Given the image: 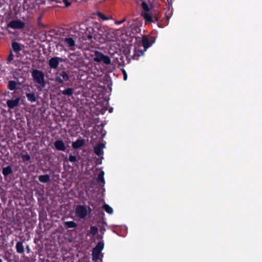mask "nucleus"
<instances>
[{
	"label": "nucleus",
	"instance_id": "f257e3e1",
	"mask_svg": "<svg viewBox=\"0 0 262 262\" xmlns=\"http://www.w3.org/2000/svg\"><path fill=\"white\" fill-rule=\"evenodd\" d=\"M104 75H99V114L103 115L108 110L110 113L113 111V108L109 106V96L112 91V82L110 76L104 71Z\"/></svg>",
	"mask_w": 262,
	"mask_h": 262
},
{
	"label": "nucleus",
	"instance_id": "f03ea898",
	"mask_svg": "<svg viewBox=\"0 0 262 262\" xmlns=\"http://www.w3.org/2000/svg\"><path fill=\"white\" fill-rule=\"evenodd\" d=\"M116 38V33L113 29L99 24V43L114 41Z\"/></svg>",
	"mask_w": 262,
	"mask_h": 262
},
{
	"label": "nucleus",
	"instance_id": "7ed1b4c3",
	"mask_svg": "<svg viewBox=\"0 0 262 262\" xmlns=\"http://www.w3.org/2000/svg\"><path fill=\"white\" fill-rule=\"evenodd\" d=\"M32 77L33 81L39 84L37 88L39 90H42L46 86L45 75L42 71L37 69L33 70Z\"/></svg>",
	"mask_w": 262,
	"mask_h": 262
},
{
	"label": "nucleus",
	"instance_id": "20e7f679",
	"mask_svg": "<svg viewBox=\"0 0 262 262\" xmlns=\"http://www.w3.org/2000/svg\"><path fill=\"white\" fill-rule=\"evenodd\" d=\"M99 62H103V63L106 65L105 67L103 65H102L104 69H103L102 67L99 66V70L101 71H104L106 73H110L112 72V69L111 68L112 64L110 58L108 56L105 55L102 53L100 52Z\"/></svg>",
	"mask_w": 262,
	"mask_h": 262
},
{
	"label": "nucleus",
	"instance_id": "39448f33",
	"mask_svg": "<svg viewBox=\"0 0 262 262\" xmlns=\"http://www.w3.org/2000/svg\"><path fill=\"white\" fill-rule=\"evenodd\" d=\"M91 211L90 207L86 205H77L75 209V215L79 219H85Z\"/></svg>",
	"mask_w": 262,
	"mask_h": 262
},
{
	"label": "nucleus",
	"instance_id": "423d86ee",
	"mask_svg": "<svg viewBox=\"0 0 262 262\" xmlns=\"http://www.w3.org/2000/svg\"><path fill=\"white\" fill-rule=\"evenodd\" d=\"M104 172L99 168V194L102 193V196H99V204L100 203H104V199L103 196L104 192H105V188L104 185L105 184V181L104 178Z\"/></svg>",
	"mask_w": 262,
	"mask_h": 262
},
{
	"label": "nucleus",
	"instance_id": "0eeeda50",
	"mask_svg": "<svg viewBox=\"0 0 262 262\" xmlns=\"http://www.w3.org/2000/svg\"><path fill=\"white\" fill-rule=\"evenodd\" d=\"M67 61V58H63L59 57H53L51 58L49 60L48 64L51 69H56L58 67L60 62H66Z\"/></svg>",
	"mask_w": 262,
	"mask_h": 262
},
{
	"label": "nucleus",
	"instance_id": "6e6552de",
	"mask_svg": "<svg viewBox=\"0 0 262 262\" xmlns=\"http://www.w3.org/2000/svg\"><path fill=\"white\" fill-rule=\"evenodd\" d=\"M7 26L14 29H23L25 27V23L20 20H13L9 22Z\"/></svg>",
	"mask_w": 262,
	"mask_h": 262
},
{
	"label": "nucleus",
	"instance_id": "1a4fd4ad",
	"mask_svg": "<svg viewBox=\"0 0 262 262\" xmlns=\"http://www.w3.org/2000/svg\"><path fill=\"white\" fill-rule=\"evenodd\" d=\"M85 143V140L79 137L76 141L73 142L72 147L74 149L80 148L83 146Z\"/></svg>",
	"mask_w": 262,
	"mask_h": 262
},
{
	"label": "nucleus",
	"instance_id": "9d476101",
	"mask_svg": "<svg viewBox=\"0 0 262 262\" xmlns=\"http://www.w3.org/2000/svg\"><path fill=\"white\" fill-rule=\"evenodd\" d=\"M63 41L67 47H70L71 50H74L76 46V41L72 37H66Z\"/></svg>",
	"mask_w": 262,
	"mask_h": 262
},
{
	"label": "nucleus",
	"instance_id": "9b49d317",
	"mask_svg": "<svg viewBox=\"0 0 262 262\" xmlns=\"http://www.w3.org/2000/svg\"><path fill=\"white\" fill-rule=\"evenodd\" d=\"M54 146L59 151H65L66 150V145L62 140H57L54 143Z\"/></svg>",
	"mask_w": 262,
	"mask_h": 262
},
{
	"label": "nucleus",
	"instance_id": "f8f14e48",
	"mask_svg": "<svg viewBox=\"0 0 262 262\" xmlns=\"http://www.w3.org/2000/svg\"><path fill=\"white\" fill-rule=\"evenodd\" d=\"M19 101V98H16L14 100L9 99L7 101V105L10 109H13L18 105Z\"/></svg>",
	"mask_w": 262,
	"mask_h": 262
},
{
	"label": "nucleus",
	"instance_id": "ddd939ff",
	"mask_svg": "<svg viewBox=\"0 0 262 262\" xmlns=\"http://www.w3.org/2000/svg\"><path fill=\"white\" fill-rule=\"evenodd\" d=\"M105 143L102 139L101 140L99 138V165L102 164L101 159H103L102 156L104 153L103 149L105 147Z\"/></svg>",
	"mask_w": 262,
	"mask_h": 262
},
{
	"label": "nucleus",
	"instance_id": "4468645a",
	"mask_svg": "<svg viewBox=\"0 0 262 262\" xmlns=\"http://www.w3.org/2000/svg\"><path fill=\"white\" fill-rule=\"evenodd\" d=\"M102 236L99 235V262L102 261V258L103 256V254L102 253V250L104 248V244L102 240Z\"/></svg>",
	"mask_w": 262,
	"mask_h": 262
},
{
	"label": "nucleus",
	"instance_id": "2eb2a0df",
	"mask_svg": "<svg viewBox=\"0 0 262 262\" xmlns=\"http://www.w3.org/2000/svg\"><path fill=\"white\" fill-rule=\"evenodd\" d=\"M19 82L18 81H16L14 80H10L8 81V83L7 85V88L10 91H14L16 89V86L17 84H19Z\"/></svg>",
	"mask_w": 262,
	"mask_h": 262
},
{
	"label": "nucleus",
	"instance_id": "dca6fc26",
	"mask_svg": "<svg viewBox=\"0 0 262 262\" xmlns=\"http://www.w3.org/2000/svg\"><path fill=\"white\" fill-rule=\"evenodd\" d=\"M16 252L19 254H23L25 252V249L23 243L21 241L17 242L16 245Z\"/></svg>",
	"mask_w": 262,
	"mask_h": 262
},
{
	"label": "nucleus",
	"instance_id": "f3484780",
	"mask_svg": "<svg viewBox=\"0 0 262 262\" xmlns=\"http://www.w3.org/2000/svg\"><path fill=\"white\" fill-rule=\"evenodd\" d=\"M145 24L154 23V17L148 12H145L143 14Z\"/></svg>",
	"mask_w": 262,
	"mask_h": 262
},
{
	"label": "nucleus",
	"instance_id": "a211bd4d",
	"mask_svg": "<svg viewBox=\"0 0 262 262\" xmlns=\"http://www.w3.org/2000/svg\"><path fill=\"white\" fill-rule=\"evenodd\" d=\"M38 180L41 183H47L50 181V176L49 174L40 175Z\"/></svg>",
	"mask_w": 262,
	"mask_h": 262
},
{
	"label": "nucleus",
	"instance_id": "6ab92c4d",
	"mask_svg": "<svg viewBox=\"0 0 262 262\" xmlns=\"http://www.w3.org/2000/svg\"><path fill=\"white\" fill-rule=\"evenodd\" d=\"M104 215V213H100L99 212V218L101 217V216H103ZM99 231H100L101 234H103L104 233V231H105V226H106V224L105 223H103L101 222L100 219H99Z\"/></svg>",
	"mask_w": 262,
	"mask_h": 262
},
{
	"label": "nucleus",
	"instance_id": "aec40b11",
	"mask_svg": "<svg viewBox=\"0 0 262 262\" xmlns=\"http://www.w3.org/2000/svg\"><path fill=\"white\" fill-rule=\"evenodd\" d=\"M98 243L95 246L93 249L92 252L93 259L96 262L98 260Z\"/></svg>",
	"mask_w": 262,
	"mask_h": 262
},
{
	"label": "nucleus",
	"instance_id": "412c9836",
	"mask_svg": "<svg viewBox=\"0 0 262 262\" xmlns=\"http://www.w3.org/2000/svg\"><path fill=\"white\" fill-rule=\"evenodd\" d=\"M13 172V170L11 166H8L3 168V174L4 177H7Z\"/></svg>",
	"mask_w": 262,
	"mask_h": 262
},
{
	"label": "nucleus",
	"instance_id": "4be33fe9",
	"mask_svg": "<svg viewBox=\"0 0 262 262\" xmlns=\"http://www.w3.org/2000/svg\"><path fill=\"white\" fill-rule=\"evenodd\" d=\"M26 97L29 101L31 102H35L37 100V96L34 93H26Z\"/></svg>",
	"mask_w": 262,
	"mask_h": 262
},
{
	"label": "nucleus",
	"instance_id": "5701e85b",
	"mask_svg": "<svg viewBox=\"0 0 262 262\" xmlns=\"http://www.w3.org/2000/svg\"><path fill=\"white\" fill-rule=\"evenodd\" d=\"M142 41L143 46L145 49H147L151 46V43H149V41L148 40V37L147 36H143Z\"/></svg>",
	"mask_w": 262,
	"mask_h": 262
},
{
	"label": "nucleus",
	"instance_id": "b1692460",
	"mask_svg": "<svg viewBox=\"0 0 262 262\" xmlns=\"http://www.w3.org/2000/svg\"><path fill=\"white\" fill-rule=\"evenodd\" d=\"M12 48L16 53H19L21 50L20 45L16 41H14L12 43Z\"/></svg>",
	"mask_w": 262,
	"mask_h": 262
},
{
	"label": "nucleus",
	"instance_id": "393cba45",
	"mask_svg": "<svg viewBox=\"0 0 262 262\" xmlns=\"http://www.w3.org/2000/svg\"><path fill=\"white\" fill-rule=\"evenodd\" d=\"M134 54L132 56V58L134 60H137L138 59L139 57L143 54V52L141 51L137 50V49L136 48H134Z\"/></svg>",
	"mask_w": 262,
	"mask_h": 262
},
{
	"label": "nucleus",
	"instance_id": "a878e982",
	"mask_svg": "<svg viewBox=\"0 0 262 262\" xmlns=\"http://www.w3.org/2000/svg\"><path fill=\"white\" fill-rule=\"evenodd\" d=\"M64 226L66 228H75L77 224L74 221H67L64 222Z\"/></svg>",
	"mask_w": 262,
	"mask_h": 262
},
{
	"label": "nucleus",
	"instance_id": "bb28decb",
	"mask_svg": "<svg viewBox=\"0 0 262 262\" xmlns=\"http://www.w3.org/2000/svg\"><path fill=\"white\" fill-rule=\"evenodd\" d=\"M102 209L105 210L107 213L110 214H112L114 212L113 209L108 205L106 204L102 206Z\"/></svg>",
	"mask_w": 262,
	"mask_h": 262
},
{
	"label": "nucleus",
	"instance_id": "cd10ccee",
	"mask_svg": "<svg viewBox=\"0 0 262 262\" xmlns=\"http://www.w3.org/2000/svg\"><path fill=\"white\" fill-rule=\"evenodd\" d=\"M74 89L73 88H68L62 91V94L64 95L70 96L73 95Z\"/></svg>",
	"mask_w": 262,
	"mask_h": 262
},
{
	"label": "nucleus",
	"instance_id": "c85d7f7f",
	"mask_svg": "<svg viewBox=\"0 0 262 262\" xmlns=\"http://www.w3.org/2000/svg\"><path fill=\"white\" fill-rule=\"evenodd\" d=\"M60 76L62 78L63 81H67L69 80V74L64 71H62L60 73Z\"/></svg>",
	"mask_w": 262,
	"mask_h": 262
},
{
	"label": "nucleus",
	"instance_id": "c756f323",
	"mask_svg": "<svg viewBox=\"0 0 262 262\" xmlns=\"http://www.w3.org/2000/svg\"><path fill=\"white\" fill-rule=\"evenodd\" d=\"M111 17L110 16H106L103 13L99 12V19L102 21L107 20L111 19Z\"/></svg>",
	"mask_w": 262,
	"mask_h": 262
},
{
	"label": "nucleus",
	"instance_id": "7c9ffc66",
	"mask_svg": "<svg viewBox=\"0 0 262 262\" xmlns=\"http://www.w3.org/2000/svg\"><path fill=\"white\" fill-rule=\"evenodd\" d=\"M21 159L23 162H30L31 157L28 154L23 155L21 156Z\"/></svg>",
	"mask_w": 262,
	"mask_h": 262
},
{
	"label": "nucleus",
	"instance_id": "2f4dec72",
	"mask_svg": "<svg viewBox=\"0 0 262 262\" xmlns=\"http://www.w3.org/2000/svg\"><path fill=\"white\" fill-rule=\"evenodd\" d=\"M68 57L71 60L74 62H75L78 60L77 56L75 53H70Z\"/></svg>",
	"mask_w": 262,
	"mask_h": 262
},
{
	"label": "nucleus",
	"instance_id": "473e14b6",
	"mask_svg": "<svg viewBox=\"0 0 262 262\" xmlns=\"http://www.w3.org/2000/svg\"><path fill=\"white\" fill-rule=\"evenodd\" d=\"M104 125V124L102 123L100 125H99V128L101 127L100 131H99V135H101V138H103L104 136L106 135V132L105 130H103L102 127Z\"/></svg>",
	"mask_w": 262,
	"mask_h": 262
},
{
	"label": "nucleus",
	"instance_id": "72a5a7b5",
	"mask_svg": "<svg viewBox=\"0 0 262 262\" xmlns=\"http://www.w3.org/2000/svg\"><path fill=\"white\" fill-rule=\"evenodd\" d=\"M90 232L92 235H95L98 232V228L95 226H91Z\"/></svg>",
	"mask_w": 262,
	"mask_h": 262
},
{
	"label": "nucleus",
	"instance_id": "f704fd0d",
	"mask_svg": "<svg viewBox=\"0 0 262 262\" xmlns=\"http://www.w3.org/2000/svg\"><path fill=\"white\" fill-rule=\"evenodd\" d=\"M142 7L143 9L146 12H148L149 10L148 5L145 2H143L142 3Z\"/></svg>",
	"mask_w": 262,
	"mask_h": 262
},
{
	"label": "nucleus",
	"instance_id": "c9c22d12",
	"mask_svg": "<svg viewBox=\"0 0 262 262\" xmlns=\"http://www.w3.org/2000/svg\"><path fill=\"white\" fill-rule=\"evenodd\" d=\"M14 55L13 54V53L12 51L10 52V54L8 57L7 60V63H10L12 62V61L13 60Z\"/></svg>",
	"mask_w": 262,
	"mask_h": 262
},
{
	"label": "nucleus",
	"instance_id": "e433bc0d",
	"mask_svg": "<svg viewBox=\"0 0 262 262\" xmlns=\"http://www.w3.org/2000/svg\"><path fill=\"white\" fill-rule=\"evenodd\" d=\"M69 161L71 162H75L77 161V157L76 156L70 155L69 157Z\"/></svg>",
	"mask_w": 262,
	"mask_h": 262
},
{
	"label": "nucleus",
	"instance_id": "4c0bfd02",
	"mask_svg": "<svg viewBox=\"0 0 262 262\" xmlns=\"http://www.w3.org/2000/svg\"><path fill=\"white\" fill-rule=\"evenodd\" d=\"M94 151L95 154L98 156V143L96 142L94 145Z\"/></svg>",
	"mask_w": 262,
	"mask_h": 262
},
{
	"label": "nucleus",
	"instance_id": "58836bf2",
	"mask_svg": "<svg viewBox=\"0 0 262 262\" xmlns=\"http://www.w3.org/2000/svg\"><path fill=\"white\" fill-rule=\"evenodd\" d=\"M148 37V40L149 41V43H151V46L155 43L156 41V37L154 36H150Z\"/></svg>",
	"mask_w": 262,
	"mask_h": 262
},
{
	"label": "nucleus",
	"instance_id": "ea45409f",
	"mask_svg": "<svg viewBox=\"0 0 262 262\" xmlns=\"http://www.w3.org/2000/svg\"><path fill=\"white\" fill-rule=\"evenodd\" d=\"M152 17H154V22L155 21H158L159 19H160V16H159V13H155L154 15H152Z\"/></svg>",
	"mask_w": 262,
	"mask_h": 262
},
{
	"label": "nucleus",
	"instance_id": "a19ab883",
	"mask_svg": "<svg viewBox=\"0 0 262 262\" xmlns=\"http://www.w3.org/2000/svg\"><path fill=\"white\" fill-rule=\"evenodd\" d=\"M55 80V82L58 84H62L64 82L60 76L56 77Z\"/></svg>",
	"mask_w": 262,
	"mask_h": 262
},
{
	"label": "nucleus",
	"instance_id": "79ce46f5",
	"mask_svg": "<svg viewBox=\"0 0 262 262\" xmlns=\"http://www.w3.org/2000/svg\"><path fill=\"white\" fill-rule=\"evenodd\" d=\"M41 19H42V17L41 16H40L39 17H38V18H37V24H38V25L39 26L43 27V25L41 23Z\"/></svg>",
	"mask_w": 262,
	"mask_h": 262
},
{
	"label": "nucleus",
	"instance_id": "37998d69",
	"mask_svg": "<svg viewBox=\"0 0 262 262\" xmlns=\"http://www.w3.org/2000/svg\"><path fill=\"white\" fill-rule=\"evenodd\" d=\"M61 1H62L63 2H64V4H65V6L66 7H69L70 5H71V3L68 2V0H61V1H59L58 2L59 3H60Z\"/></svg>",
	"mask_w": 262,
	"mask_h": 262
},
{
	"label": "nucleus",
	"instance_id": "c03bdc74",
	"mask_svg": "<svg viewBox=\"0 0 262 262\" xmlns=\"http://www.w3.org/2000/svg\"><path fill=\"white\" fill-rule=\"evenodd\" d=\"M95 57L94 58V61L98 62V51H96L95 52Z\"/></svg>",
	"mask_w": 262,
	"mask_h": 262
},
{
	"label": "nucleus",
	"instance_id": "a18cd8bd",
	"mask_svg": "<svg viewBox=\"0 0 262 262\" xmlns=\"http://www.w3.org/2000/svg\"><path fill=\"white\" fill-rule=\"evenodd\" d=\"M122 73L123 74V78H124V79L125 80H126L127 78V74H126L125 71L124 69H123V70H122Z\"/></svg>",
	"mask_w": 262,
	"mask_h": 262
},
{
	"label": "nucleus",
	"instance_id": "49530a36",
	"mask_svg": "<svg viewBox=\"0 0 262 262\" xmlns=\"http://www.w3.org/2000/svg\"><path fill=\"white\" fill-rule=\"evenodd\" d=\"M124 21H125V19H123V20H120V21H118V22L117 23V24H121L123 23Z\"/></svg>",
	"mask_w": 262,
	"mask_h": 262
},
{
	"label": "nucleus",
	"instance_id": "de8ad7c7",
	"mask_svg": "<svg viewBox=\"0 0 262 262\" xmlns=\"http://www.w3.org/2000/svg\"><path fill=\"white\" fill-rule=\"evenodd\" d=\"M87 37L89 39H91L92 38V36L91 35H88Z\"/></svg>",
	"mask_w": 262,
	"mask_h": 262
},
{
	"label": "nucleus",
	"instance_id": "09e8293b",
	"mask_svg": "<svg viewBox=\"0 0 262 262\" xmlns=\"http://www.w3.org/2000/svg\"><path fill=\"white\" fill-rule=\"evenodd\" d=\"M95 14L98 15V11H96V12L95 13Z\"/></svg>",
	"mask_w": 262,
	"mask_h": 262
},
{
	"label": "nucleus",
	"instance_id": "8fccbe9b",
	"mask_svg": "<svg viewBox=\"0 0 262 262\" xmlns=\"http://www.w3.org/2000/svg\"><path fill=\"white\" fill-rule=\"evenodd\" d=\"M95 180L98 182V178H96Z\"/></svg>",
	"mask_w": 262,
	"mask_h": 262
},
{
	"label": "nucleus",
	"instance_id": "3c124183",
	"mask_svg": "<svg viewBox=\"0 0 262 262\" xmlns=\"http://www.w3.org/2000/svg\"><path fill=\"white\" fill-rule=\"evenodd\" d=\"M0 262H3V260L2 259L0 258Z\"/></svg>",
	"mask_w": 262,
	"mask_h": 262
},
{
	"label": "nucleus",
	"instance_id": "603ef678",
	"mask_svg": "<svg viewBox=\"0 0 262 262\" xmlns=\"http://www.w3.org/2000/svg\"><path fill=\"white\" fill-rule=\"evenodd\" d=\"M27 248H28V250H29V247L28 246H27Z\"/></svg>",
	"mask_w": 262,
	"mask_h": 262
}]
</instances>
